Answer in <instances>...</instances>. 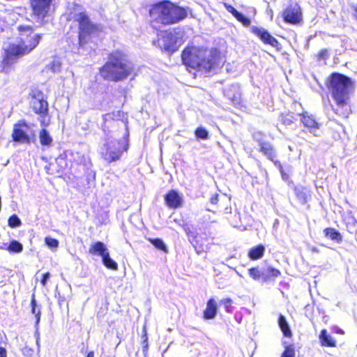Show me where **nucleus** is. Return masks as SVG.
Listing matches in <instances>:
<instances>
[{
	"instance_id": "obj_1",
	"label": "nucleus",
	"mask_w": 357,
	"mask_h": 357,
	"mask_svg": "<svg viewBox=\"0 0 357 357\" xmlns=\"http://www.w3.org/2000/svg\"><path fill=\"white\" fill-rule=\"evenodd\" d=\"M326 86L335 105L333 112L342 119L351 114L350 95L354 88V82L348 76L340 73H332L328 77Z\"/></svg>"
},
{
	"instance_id": "obj_2",
	"label": "nucleus",
	"mask_w": 357,
	"mask_h": 357,
	"mask_svg": "<svg viewBox=\"0 0 357 357\" xmlns=\"http://www.w3.org/2000/svg\"><path fill=\"white\" fill-rule=\"evenodd\" d=\"M18 32V43H10L4 50L2 64L10 66L15 63L20 57L29 54L39 45L42 34L34 32L31 25L19 24L16 28Z\"/></svg>"
},
{
	"instance_id": "obj_3",
	"label": "nucleus",
	"mask_w": 357,
	"mask_h": 357,
	"mask_svg": "<svg viewBox=\"0 0 357 357\" xmlns=\"http://www.w3.org/2000/svg\"><path fill=\"white\" fill-rule=\"evenodd\" d=\"M134 72V65L125 52L115 50L107 55V60L99 68L101 77L118 82L127 79Z\"/></svg>"
},
{
	"instance_id": "obj_4",
	"label": "nucleus",
	"mask_w": 357,
	"mask_h": 357,
	"mask_svg": "<svg viewBox=\"0 0 357 357\" xmlns=\"http://www.w3.org/2000/svg\"><path fill=\"white\" fill-rule=\"evenodd\" d=\"M149 15L151 24L156 29L158 24L167 26L179 23L187 17L188 10L171 1L162 0L151 6Z\"/></svg>"
},
{
	"instance_id": "obj_5",
	"label": "nucleus",
	"mask_w": 357,
	"mask_h": 357,
	"mask_svg": "<svg viewBox=\"0 0 357 357\" xmlns=\"http://www.w3.org/2000/svg\"><path fill=\"white\" fill-rule=\"evenodd\" d=\"M74 21L77 24V50H94L98 46L94 39L102 32V26L93 22L86 10L76 13Z\"/></svg>"
},
{
	"instance_id": "obj_6",
	"label": "nucleus",
	"mask_w": 357,
	"mask_h": 357,
	"mask_svg": "<svg viewBox=\"0 0 357 357\" xmlns=\"http://www.w3.org/2000/svg\"><path fill=\"white\" fill-rule=\"evenodd\" d=\"M182 228L198 255L209 251L211 246L213 245L214 239L210 234L206 231L197 233L194 225L188 222H184Z\"/></svg>"
},
{
	"instance_id": "obj_7",
	"label": "nucleus",
	"mask_w": 357,
	"mask_h": 357,
	"mask_svg": "<svg viewBox=\"0 0 357 357\" xmlns=\"http://www.w3.org/2000/svg\"><path fill=\"white\" fill-rule=\"evenodd\" d=\"M204 51H207V47L195 45L185 47L181 55L183 64L188 69L197 70Z\"/></svg>"
},
{
	"instance_id": "obj_8",
	"label": "nucleus",
	"mask_w": 357,
	"mask_h": 357,
	"mask_svg": "<svg viewBox=\"0 0 357 357\" xmlns=\"http://www.w3.org/2000/svg\"><path fill=\"white\" fill-rule=\"evenodd\" d=\"M29 96L30 107L33 112L41 118L45 117L48 114L49 105L42 90L33 87L31 89Z\"/></svg>"
},
{
	"instance_id": "obj_9",
	"label": "nucleus",
	"mask_w": 357,
	"mask_h": 357,
	"mask_svg": "<svg viewBox=\"0 0 357 357\" xmlns=\"http://www.w3.org/2000/svg\"><path fill=\"white\" fill-rule=\"evenodd\" d=\"M221 59V52L217 48H207V51H204L201 61L197 68L198 71H204L208 73L217 68Z\"/></svg>"
},
{
	"instance_id": "obj_10",
	"label": "nucleus",
	"mask_w": 357,
	"mask_h": 357,
	"mask_svg": "<svg viewBox=\"0 0 357 357\" xmlns=\"http://www.w3.org/2000/svg\"><path fill=\"white\" fill-rule=\"evenodd\" d=\"M248 274L254 280L268 282L280 276L281 272L279 269L272 266H268L264 269L255 266L248 269Z\"/></svg>"
},
{
	"instance_id": "obj_11",
	"label": "nucleus",
	"mask_w": 357,
	"mask_h": 357,
	"mask_svg": "<svg viewBox=\"0 0 357 357\" xmlns=\"http://www.w3.org/2000/svg\"><path fill=\"white\" fill-rule=\"evenodd\" d=\"M126 150V146L121 141H112L105 144V150L102 154V158L108 163L116 162Z\"/></svg>"
},
{
	"instance_id": "obj_12",
	"label": "nucleus",
	"mask_w": 357,
	"mask_h": 357,
	"mask_svg": "<svg viewBox=\"0 0 357 357\" xmlns=\"http://www.w3.org/2000/svg\"><path fill=\"white\" fill-rule=\"evenodd\" d=\"M162 35L158 36L153 41V44L159 47L162 51L169 53H173L177 50L176 40L174 37L173 33L170 30L161 31Z\"/></svg>"
},
{
	"instance_id": "obj_13",
	"label": "nucleus",
	"mask_w": 357,
	"mask_h": 357,
	"mask_svg": "<svg viewBox=\"0 0 357 357\" xmlns=\"http://www.w3.org/2000/svg\"><path fill=\"white\" fill-rule=\"evenodd\" d=\"M53 0H29L32 15L40 20H43L50 10Z\"/></svg>"
},
{
	"instance_id": "obj_14",
	"label": "nucleus",
	"mask_w": 357,
	"mask_h": 357,
	"mask_svg": "<svg viewBox=\"0 0 357 357\" xmlns=\"http://www.w3.org/2000/svg\"><path fill=\"white\" fill-rule=\"evenodd\" d=\"M24 128H29V125L24 119L19 120L13 125V129L11 134L13 142L26 144L31 143V139L24 129Z\"/></svg>"
},
{
	"instance_id": "obj_15",
	"label": "nucleus",
	"mask_w": 357,
	"mask_h": 357,
	"mask_svg": "<svg viewBox=\"0 0 357 357\" xmlns=\"http://www.w3.org/2000/svg\"><path fill=\"white\" fill-rule=\"evenodd\" d=\"M250 31L257 36L264 45H268L278 51L282 50V46L278 39L265 29L253 26L251 27Z\"/></svg>"
},
{
	"instance_id": "obj_16",
	"label": "nucleus",
	"mask_w": 357,
	"mask_h": 357,
	"mask_svg": "<svg viewBox=\"0 0 357 357\" xmlns=\"http://www.w3.org/2000/svg\"><path fill=\"white\" fill-rule=\"evenodd\" d=\"M284 22L290 24H297L302 22V12L297 5H289L282 12Z\"/></svg>"
},
{
	"instance_id": "obj_17",
	"label": "nucleus",
	"mask_w": 357,
	"mask_h": 357,
	"mask_svg": "<svg viewBox=\"0 0 357 357\" xmlns=\"http://www.w3.org/2000/svg\"><path fill=\"white\" fill-rule=\"evenodd\" d=\"M165 205L172 209L181 208L183 205V199L180 194L175 190H169L165 195Z\"/></svg>"
},
{
	"instance_id": "obj_18",
	"label": "nucleus",
	"mask_w": 357,
	"mask_h": 357,
	"mask_svg": "<svg viewBox=\"0 0 357 357\" xmlns=\"http://www.w3.org/2000/svg\"><path fill=\"white\" fill-rule=\"evenodd\" d=\"M259 151L266 158L271 161L273 164L277 162V151L275 146L268 141L259 140Z\"/></svg>"
},
{
	"instance_id": "obj_19",
	"label": "nucleus",
	"mask_w": 357,
	"mask_h": 357,
	"mask_svg": "<svg viewBox=\"0 0 357 357\" xmlns=\"http://www.w3.org/2000/svg\"><path fill=\"white\" fill-rule=\"evenodd\" d=\"M302 124L309 130H317L320 128L319 123L314 116L307 112H303L300 114Z\"/></svg>"
},
{
	"instance_id": "obj_20",
	"label": "nucleus",
	"mask_w": 357,
	"mask_h": 357,
	"mask_svg": "<svg viewBox=\"0 0 357 357\" xmlns=\"http://www.w3.org/2000/svg\"><path fill=\"white\" fill-rule=\"evenodd\" d=\"M225 8L230 13L236 20L241 22L244 26H249L250 25L251 21L250 20L243 15L241 13L238 12L235 8H234L231 5L228 3L223 2L222 3Z\"/></svg>"
},
{
	"instance_id": "obj_21",
	"label": "nucleus",
	"mask_w": 357,
	"mask_h": 357,
	"mask_svg": "<svg viewBox=\"0 0 357 357\" xmlns=\"http://www.w3.org/2000/svg\"><path fill=\"white\" fill-rule=\"evenodd\" d=\"M294 191L296 199L303 205L307 204L311 199V191L307 187H295Z\"/></svg>"
},
{
	"instance_id": "obj_22",
	"label": "nucleus",
	"mask_w": 357,
	"mask_h": 357,
	"mask_svg": "<svg viewBox=\"0 0 357 357\" xmlns=\"http://www.w3.org/2000/svg\"><path fill=\"white\" fill-rule=\"evenodd\" d=\"M218 311V306L214 298H210L206 304V307L204 311V319H213L215 317Z\"/></svg>"
},
{
	"instance_id": "obj_23",
	"label": "nucleus",
	"mask_w": 357,
	"mask_h": 357,
	"mask_svg": "<svg viewBox=\"0 0 357 357\" xmlns=\"http://www.w3.org/2000/svg\"><path fill=\"white\" fill-rule=\"evenodd\" d=\"M108 252L104 243L96 241L92 243L89 249V252L92 255H99L102 257Z\"/></svg>"
},
{
	"instance_id": "obj_24",
	"label": "nucleus",
	"mask_w": 357,
	"mask_h": 357,
	"mask_svg": "<svg viewBox=\"0 0 357 357\" xmlns=\"http://www.w3.org/2000/svg\"><path fill=\"white\" fill-rule=\"evenodd\" d=\"M265 252V247L262 244H259L251 248L248 252V257L250 259L255 261L263 257Z\"/></svg>"
},
{
	"instance_id": "obj_25",
	"label": "nucleus",
	"mask_w": 357,
	"mask_h": 357,
	"mask_svg": "<svg viewBox=\"0 0 357 357\" xmlns=\"http://www.w3.org/2000/svg\"><path fill=\"white\" fill-rule=\"evenodd\" d=\"M321 344L324 347H333L336 346V342L333 337L328 335L326 329L321 331L319 334Z\"/></svg>"
},
{
	"instance_id": "obj_26",
	"label": "nucleus",
	"mask_w": 357,
	"mask_h": 357,
	"mask_svg": "<svg viewBox=\"0 0 357 357\" xmlns=\"http://www.w3.org/2000/svg\"><path fill=\"white\" fill-rule=\"evenodd\" d=\"M324 233L326 236L329 237L332 241H335L337 243H341L342 241L341 234L335 228L327 227L324 229Z\"/></svg>"
},
{
	"instance_id": "obj_27",
	"label": "nucleus",
	"mask_w": 357,
	"mask_h": 357,
	"mask_svg": "<svg viewBox=\"0 0 357 357\" xmlns=\"http://www.w3.org/2000/svg\"><path fill=\"white\" fill-rule=\"evenodd\" d=\"M102 262L108 269L112 271H116L118 269V264L110 257L109 251L102 256Z\"/></svg>"
},
{
	"instance_id": "obj_28",
	"label": "nucleus",
	"mask_w": 357,
	"mask_h": 357,
	"mask_svg": "<svg viewBox=\"0 0 357 357\" xmlns=\"http://www.w3.org/2000/svg\"><path fill=\"white\" fill-rule=\"evenodd\" d=\"M278 324L285 337H291V331L284 316L280 314L278 318Z\"/></svg>"
},
{
	"instance_id": "obj_29",
	"label": "nucleus",
	"mask_w": 357,
	"mask_h": 357,
	"mask_svg": "<svg viewBox=\"0 0 357 357\" xmlns=\"http://www.w3.org/2000/svg\"><path fill=\"white\" fill-rule=\"evenodd\" d=\"M39 139L40 143L43 146H50L52 143V137L45 128H43L40 130Z\"/></svg>"
},
{
	"instance_id": "obj_30",
	"label": "nucleus",
	"mask_w": 357,
	"mask_h": 357,
	"mask_svg": "<svg viewBox=\"0 0 357 357\" xmlns=\"http://www.w3.org/2000/svg\"><path fill=\"white\" fill-rule=\"evenodd\" d=\"M7 250L10 253H20L23 250V245L19 241L13 240L9 243Z\"/></svg>"
},
{
	"instance_id": "obj_31",
	"label": "nucleus",
	"mask_w": 357,
	"mask_h": 357,
	"mask_svg": "<svg viewBox=\"0 0 357 357\" xmlns=\"http://www.w3.org/2000/svg\"><path fill=\"white\" fill-rule=\"evenodd\" d=\"M149 241L152 243L158 250H161L164 252H167V248L164 241L159 238H149Z\"/></svg>"
},
{
	"instance_id": "obj_32",
	"label": "nucleus",
	"mask_w": 357,
	"mask_h": 357,
	"mask_svg": "<svg viewBox=\"0 0 357 357\" xmlns=\"http://www.w3.org/2000/svg\"><path fill=\"white\" fill-rule=\"evenodd\" d=\"M31 312L33 314H35L36 317V326H37L39 324L40 319V311L38 310L36 311L37 304L35 298V294H33L31 296Z\"/></svg>"
},
{
	"instance_id": "obj_33",
	"label": "nucleus",
	"mask_w": 357,
	"mask_h": 357,
	"mask_svg": "<svg viewBox=\"0 0 357 357\" xmlns=\"http://www.w3.org/2000/svg\"><path fill=\"white\" fill-rule=\"evenodd\" d=\"M195 135L197 139H207L209 137L208 130L203 126H199L195 130Z\"/></svg>"
},
{
	"instance_id": "obj_34",
	"label": "nucleus",
	"mask_w": 357,
	"mask_h": 357,
	"mask_svg": "<svg viewBox=\"0 0 357 357\" xmlns=\"http://www.w3.org/2000/svg\"><path fill=\"white\" fill-rule=\"evenodd\" d=\"M22 222L20 219L16 214H13L8 218V225L11 228L20 227Z\"/></svg>"
},
{
	"instance_id": "obj_35",
	"label": "nucleus",
	"mask_w": 357,
	"mask_h": 357,
	"mask_svg": "<svg viewBox=\"0 0 357 357\" xmlns=\"http://www.w3.org/2000/svg\"><path fill=\"white\" fill-rule=\"evenodd\" d=\"M329 55H330V52L328 49H321L320 50L317 54L315 55V57L317 59V61H325L327 59H328L329 57Z\"/></svg>"
},
{
	"instance_id": "obj_36",
	"label": "nucleus",
	"mask_w": 357,
	"mask_h": 357,
	"mask_svg": "<svg viewBox=\"0 0 357 357\" xmlns=\"http://www.w3.org/2000/svg\"><path fill=\"white\" fill-rule=\"evenodd\" d=\"M284 348L285 349L282 354L281 357H295V350L294 345H284Z\"/></svg>"
},
{
	"instance_id": "obj_37",
	"label": "nucleus",
	"mask_w": 357,
	"mask_h": 357,
	"mask_svg": "<svg viewBox=\"0 0 357 357\" xmlns=\"http://www.w3.org/2000/svg\"><path fill=\"white\" fill-rule=\"evenodd\" d=\"M45 243L50 248H57L59 246V241L56 238L47 236L45 238Z\"/></svg>"
},
{
	"instance_id": "obj_38",
	"label": "nucleus",
	"mask_w": 357,
	"mask_h": 357,
	"mask_svg": "<svg viewBox=\"0 0 357 357\" xmlns=\"http://www.w3.org/2000/svg\"><path fill=\"white\" fill-rule=\"evenodd\" d=\"M347 230L351 234L357 233V221L353 220L346 223Z\"/></svg>"
},
{
	"instance_id": "obj_39",
	"label": "nucleus",
	"mask_w": 357,
	"mask_h": 357,
	"mask_svg": "<svg viewBox=\"0 0 357 357\" xmlns=\"http://www.w3.org/2000/svg\"><path fill=\"white\" fill-rule=\"evenodd\" d=\"M274 165L278 168L282 179H287L288 178V175L285 173L281 162L280 161L277 162H275Z\"/></svg>"
},
{
	"instance_id": "obj_40",
	"label": "nucleus",
	"mask_w": 357,
	"mask_h": 357,
	"mask_svg": "<svg viewBox=\"0 0 357 357\" xmlns=\"http://www.w3.org/2000/svg\"><path fill=\"white\" fill-rule=\"evenodd\" d=\"M221 302L224 305L225 310L227 312H230V308L231 307V303H232L231 300L229 298H226V299L222 300Z\"/></svg>"
},
{
	"instance_id": "obj_41",
	"label": "nucleus",
	"mask_w": 357,
	"mask_h": 357,
	"mask_svg": "<svg viewBox=\"0 0 357 357\" xmlns=\"http://www.w3.org/2000/svg\"><path fill=\"white\" fill-rule=\"evenodd\" d=\"M218 194L215 193L210 198V202L212 204H217L218 202Z\"/></svg>"
},
{
	"instance_id": "obj_42",
	"label": "nucleus",
	"mask_w": 357,
	"mask_h": 357,
	"mask_svg": "<svg viewBox=\"0 0 357 357\" xmlns=\"http://www.w3.org/2000/svg\"><path fill=\"white\" fill-rule=\"evenodd\" d=\"M50 278V273L48 272L44 273L43 275L42 279H41V283L45 285L46 284L47 280Z\"/></svg>"
},
{
	"instance_id": "obj_43",
	"label": "nucleus",
	"mask_w": 357,
	"mask_h": 357,
	"mask_svg": "<svg viewBox=\"0 0 357 357\" xmlns=\"http://www.w3.org/2000/svg\"><path fill=\"white\" fill-rule=\"evenodd\" d=\"M0 357H7L6 349L2 347H0Z\"/></svg>"
},
{
	"instance_id": "obj_44",
	"label": "nucleus",
	"mask_w": 357,
	"mask_h": 357,
	"mask_svg": "<svg viewBox=\"0 0 357 357\" xmlns=\"http://www.w3.org/2000/svg\"><path fill=\"white\" fill-rule=\"evenodd\" d=\"M353 10H354V17L356 20H357V4L355 6H353Z\"/></svg>"
},
{
	"instance_id": "obj_45",
	"label": "nucleus",
	"mask_w": 357,
	"mask_h": 357,
	"mask_svg": "<svg viewBox=\"0 0 357 357\" xmlns=\"http://www.w3.org/2000/svg\"><path fill=\"white\" fill-rule=\"evenodd\" d=\"M335 331L337 333H339V334H344V331L341 328H336Z\"/></svg>"
},
{
	"instance_id": "obj_46",
	"label": "nucleus",
	"mask_w": 357,
	"mask_h": 357,
	"mask_svg": "<svg viewBox=\"0 0 357 357\" xmlns=\"http://www.w3.org/2000/svg\"><path fill=\"white\" fill-rule=\"evenodd\" d=\"M40 124H41V126H47L49 124V123H48V122H47V123H45V120H44V119H42V120L40 121Z\"/></svg>"
},
{
	"instance_id": "obj_47",
	"label": "nucleus",
	"mask_w": 357,
	"mask_h": 357,
	"mask_svg": "<svg viewBox=\"0 0 357 357\" xmlns=\"http://www.w3.org/2000/svg\"><path fill=\"white\" fill-rule=\"evenodd\" d=\"M86 357H94V352L90 351L87 354Z\"/></svg>"
},
{
	"instance_id": "obj_48",
	"label": "nucleus",
	"mask_w": 357,
	"mask_h": 357,
	"mask_svg": "<svg viewBox=\"0 0 357 357\" xmlns=\"http://www.w3.org/2000/svg\"><path fill=\"white\" fill-rule=\"evenodd\" d=\"M312 251H314V252H317V251H318V250H317V248H313L312 249Z\"/></svg>"
}]
</instances>
